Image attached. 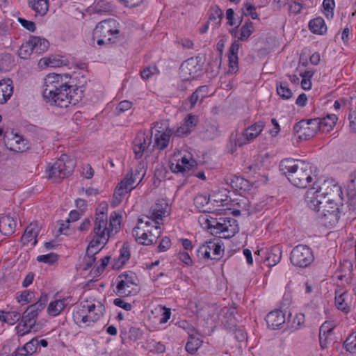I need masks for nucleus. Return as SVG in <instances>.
Returning a JSON list of instances; mask_svg holds the SVG:
<instances>
[{
    "instance_id": "obj_1",
    "label": "nucleus",
    "mask_w": 356,
    "mask_h": 356,
    "mask_svg": "<svg viewBox=\"0 0 356 356\" xmlns=\"http://www.w3.org/2000/svg\"><path fill=\"white\" fill-rule=\"evenodd\" d=\"M171 207L164 200H159L153 204L149 215L142 216L138 219L132 235L136 241L143 245H150L156 242L161 234V224L164 218L170 213Z\"/></svg>"
},
{
    "instance_id": "obj_2",
    "label": "nucleus",
    "mask_w": 356,
    "mask_h": 356,
    "mask_svg": "<svg viewBox=\"0 0 356 356\" xmlns=\"http://www.w3.org/2000/svg\"><path fill=\"white\" fill-rule=\"evenodd\" d=\"M43 97L47 102L60 108L76 105L83 97V90L63 81L58 74H49L44 78Z\"/></svg>"
},
{
    "instance_id": "obj_3",
    "label": "nucleus",
    "mask_w": 356,
    "mask_h": 356,
    "mask_svg": "<svg viewBox=\"0 0 356 356\" xmlns=\"http://www.w3.org/2000/svg\"><path fill=\"white\" fill-rule=\"evenodd\" d=\"M120 218V216L112 215L108 224L106 213L104 212L96 213L94 227L90 234L92 238L88 246L89 253L99 252L108 243L109 238L118 232Z\"/></svg>"
},
{
    "instance_id": "obj_4",
    "label": "nucleus",
    "mask_w": 356,
    "mask_h": 356,
    "mask_svg": "<svg viewBox=\"0 0 356 356\" xmlns=\"http://www.w3.org/2000/svg\"><path fill=\"white\" fill-rule=\"evenodd\" d=\"M280 170L295 186L305 188L313 181L312 163L293 159H284L279 165Z\"/></svg>"
},
{
    "instance_id": "obj_5",
    "label": "nucleus",
    "mask_w": 356,
    "mask_h": 356,
    "mask_svg": "<svg viewBox=\"0 0 356 356\" xmlns=\"http://www.w3.org/2000/svg\"><path fill=\"white\" fill-rule=\"evenodd\" d=\"M326 195V202H342L341 187L332 179L324 180L323 183L316 187L309 188L306 193V201L309 207H315L317 205V197Z\"/></svg>"
},
{
    "instance_id": "obj_6",
    "label": "nucleus",
    "mask_w": 356,
    "mask_h": 356,
    "mask_svg": "<svg viewBox=\"0 0 356 356\" xmlns=\"http://www.w3.org/2000/svg\"><path fill=\"white\" fill-rule=\"evenodd\" d=\"M343 203L341 202H326L325 204L321 207L318 211V218L321 222L325 227H333L336 225L340 218Z\"/></svg>"
},
{
    "instance_id": "obj_7",
    "label": "nucleus",
    "mask_w": 356,
    "mask_h": 356,
    "mask_svg": "<svg viewBox=\"0 0 356 356\" xmlns=\"http://www.w3.org/2000/svg\"><path fill=\"white\" fill-rule=\"evenodd\" d=\"M75 163L66 154L61 156L52 165L49 170V177L64 179L70 176L74 170Z\"/></svg>"
},
{
    "instance_id": "obj_8",
    "label": "nucleus",
    "mask_w": 356,
    "mask_h": 356,
    "mask_svg": "<svg viewBox=\"0 0 356 356\" xmlns=\"http://www.w3.org/2000/svg\"><path fill=\"white\" fill-rule=\"evenodd\" d=\"M120 33L118 24L114 19H108L100 22L95 28V38H106L108 42H111V37L117 38Z\"/></svg>"
},
{
    "instance_id": "obj_9",
    "label": "nucleus",
    "mask_w": 356,
    "mask_h": 356,
    "mask_svg": "<svg viewBox=\"0 0 356 356\" xmlns=\"http://www.w3.org/2000/svg\"><path fill=\"white\" fill-rule=\"evenodd\" d=\"M291 262L299 267H307L314 260L311 249L305 245L296 246L291 252Z\"/></svg>"
},
{
    "instance_id": "obj_10",
    "label": "nucleus",
    "mask_w": 356,
    "mask_h": 356,
    "mask_svg": "<svg viewBox=\"0 0 356 356\" xmlns=\"http://www.w3.org/2000/svg\"><path fill=\"white\" fill-rule=\"evenodd\" d=\"M200 62L201 59L199 57H191L182 63L179 67L181 74L179 78L184 82H187L198 76L202 68Z\"/></svg>"
},
{
    "instance_id": "obj_11",
    "label": "nucleus",
    "mask_w": 356,
    "mask_h": 356,
    "mask_svg": "<svg viewBox=\"0 0 356 356\" xmlns=\"http://www.w3.org/2000/svg\"><path fill=\"white\" fill-rule=\"evenodd\" d=\"M318 122H321L318 119H310L307 120H301L295 124L293 126V131L299 134V138L302 140H307L315 136L316 132L320 129L321 127Z\"/></svg>"
},
{
    "instance_id": "obj_12",
    "label": "nucleus",
    "mask_w": 356,
    "mask_h": 356,
    "mask_svg": "<svg viewBox=\"0 0 356 356\" xmlns=\"http://www.w3.org/2000/svg\"><path fill=\"white\" fill-rule=\"evenodd\" d=\"M223 250L219 243L207 241L197 250V255L203 259H220Z\"/></svg>"
},
{
    "instance_id": "obj_13",
    "label": "nucleus",
    "mask_w": 356,
    "mask_h": 356,
    "mask_svg": "<svg viewBox=\"0 0 356 356\" xmlns=\"http://www.w3.org/2000/svg\"><path fill=\"white\" fill-rule=\"evenodd\" d=\"M265 122L262 120L255 122L245 129L242 136L235 140V145L240 147L255 139L262 131Z\"/></svg>"
},
{
    "instance_id": "obj_14",
    "label": "nucleus",
    "mask_w": 356,
    "mask_h": 356,
    "mask_svg": "<svg viewBox=\"0 0 356 356\" xmlns=\"http://www.w3.org/2000/svg\"><path fill=\"white\" fill-rule=\"evenodd\" d=\"M137 181L134 179L133 176L128 174L123 180L116 187L114 194L113 202L115 204H120L124 195L133 190L138 184L134 185Z\"/></svg>"
},
{
    "instance_id": "obj_15",
    "label": "nucleus",
    "mask_w": 356,
    "mask_h": 356,
    "mask_svg": "<svg viewBox=\"0 0 356 356\" xmlns=\"http://www.w3.org/2000/svg\"><path fill=\"white\" fill-rule=\"evenodd\" d=\"M116 293L121 296H127L131 294L133 286L136 285L132 273H122L117 279Z\"/></svg>"
},
{
    "instance_id": "obj_16",
    "label": "nucleus",
    "mask_w": 356,
    "mask_h": 356,
    "mask_svg": "<svg viewBox=\"0 0 356 356\" xmlns=\"http://www.w3.org/2000/svg\"><path fill=\"white\" fill-rule=\"evenodd\" d=\"M208 88L206 86L198 87L183 103L182 111H188L193 109L197 102L200 103L207 97Z\"/></svg>"
},
{
    "instance_id": "obj_17",
    "label": "nucleus",
    "mask_w": 356,
    "mask_h": 356,
    "mask_svg": "<svg viewBox=\"0 0 356 356\" xmlns=\"http://www.w3.org/2000/svg\"><path fill=\"white\" fill-rule=\"evenodd\" d=\"M86 305H88V300L81 302L73 312V319L79 327L82 326V325H90L89 314Z\"/></svg>"
},
{
    "instance_id": "obj_18",
    "label": "nucleus",
    "mask_w": 356,
    "mask_h": 356,
    "mask_svg": "<svg viewBox=\"0 0 356 356\" xmlns=\"http://www.w3.org/2000/svg\"><path fill=\"white\" fill-rule=\"evenodd\" d=\"M151 144V138L144 134H138L134 140L133 150L137 159L142 158Z\"/></svg>"
},
{
    "instance_id": "obj_19",
    "label": "nucleus",
    "mask_w": 356,
    "mask_h": 356,
    "mask_svg": "<svg viewBox=\"0 0 356 356\" xmlns=\"http://www.w3.org/2000/svg\"><path fill=\"white\" fill-rule=\"evenodd\" d=\"M86 308H88L90 325L98 321L105 312L104 305L100 301L95 300H88V305H86Z\"/></svg>"
},
{
    "instance_id": "obj_20",
    "label": "nucleus",
    "mask_w": 356,
    "mask_h": 356,
    "mask_svg": "<svg viewBox=\"0 0 356 356\" xmlns=\"http://www.w3.org/2000/svg\"><path fill=\"white\" fill-rule=\"evenodd\" d=\"M199 123L198 116L193 113H189L183 119L181 124L179 126V136H188L195 129Z\"/></svg>"
},
{
    "instance_id": "obj_21",
    "label": "nucleus",
    "mask_w": 356,
    "mask_h": 356,
    "mask_svg": "<svg viewBox=\"0 0 356 356\" xmlns=\"http://www.w3.org/2000/svg\"><path fill=\"white\" fill-rule=\"evenodd\" d=\"M161 129L159 123L156 122L154 125L155 134H154V144L153 147H157L158 149L163 150L168 145L170 138L172 134L170 129H166L165 131L156 129V128Z\"/></svg>"
},
{
    "instance_id": "obj_22",
    "label": "nucleus",
    "mask_w": 356,
    "mask_h": 356,
    "mask_svg": "<svg viewBox=\"0 0 356 356\" xmlns=\"http://www.w3.org/2000/svg\"><path fill=\"white\" fill-rule=\"evenodd\" d=\"M236 220L230 218H220L215 224L216 232H230L228 236H233L238 232V228L235 225Z\"/></svg>"
},
{
    "instance_id": "obj_23",
    "label": "nucleus",
    "mask_w": 356,
    "mask_h": 356,
    "mask_svg": "<svg viewBox=\"0 0 356 356\" xmlns=\"http://www.w3.org/2000/svg\"><path fill=\"white\" fill-rule=\"evenodd\" d=\"M187 335L188 340L186 344V350L191 354H194L201 346L202 341L194 327H189Z\"/></svg>"
},
{
    "instance_id": "obj_24",
    "label": "nucleus",
    "mask_w": 356,
    "mask_h": 356,
    "mask_svg": "<svg viewBox=\"0 0 356 356\" xmlns=\"http://www.w3.org/2000/svg\"><path fill=\"white\" fill-rule=\"evenodd\" d=\"M266 321L268 327L275 330L285 322V315L282 311L276 309L267 314Z\"/></svg>"
},
{
    "instance_id": "obj_25",
    "label": "nucleus",
    "mask_w": 356,
    "mask_h": 356,
    "mask_svg": "<svg viewBox=\"0 0 356 356\" xmlns=\"http://www.w3.org/2000/svg\"><path fill=\"white\" fill-rule=\"evenodd\" d=\"M16 221L13 216L8 215L0 218V232L6 236H10L15 232Z\"/></svg>"
},
{
    "instance_id": "obj_26",
    "label": "nucleus",
    "mask_w": 356,
    "mask_h": 356,
    "mask_svg": "<svg viewBox=\"0 0 356 356\" xmlns=\"http://www.w3.org/2000/svg\"><path fill=\"white\" fill-rule=\"evenodd\" d=\"M241 44L235 40L232 42L229 53V70L232 73H235L238 70V51Z\"/></svg>"
},
{
    "instance_id": "obj_27",
    "label": "nucleus",
    "mask_w": 356,
    "mask_h": 356,
    "mask_svg": "<svg viewBox=\"0 0 356 356\" xmlns=\"http://www.w3.org/2000/svg\"><path fill=\"white\" fill-rule=\"evenodd\" d=\"M29 40L34 54L37 55L43 54L49 47V42L44 38L31 35Z\"/></svg>"
},
{
    "instance_id": "obj_28",
    "label": "nucleus",
    "mask_w": 356,
    "mask_h": 356,
    "mask_svg": "<svg viewBox=\"0 0 356 356\" xmlns=\"http://www.w3.org/2000/svg\"><path fill=\"white\" fill-rule=\"evenodd\" d=\"M13 93V81L10 79L0 81V104H5Z\"/></svg>"
},
{
    "instance_id": "obj_29",
    "label": "nucleus",
    "mask_w": 356,
    "mask_h": 356,
    "mask_svg": "<svg viewBox=\"0 0 356 356\" xmlns=\"http://www.w3.org/2000/svg\"><path fill=\"white\" fill-rule=\"evenodd\" d=\"M38 234V227L36 224L31 223L26 227L24 234L22 236V242L24 245L32 242L31 245L37 243L36 237Z\"/></svg>"
},
{
    "instance_id": "obj_30",
    "label": "nucleus",
    "mask_w": 356,
    "mask_h": 356,
    "mask_svg": "<svg viewBox=\"0 0 356 356\" xmlns=\"http://www.w3.org/2000/svg\"><path fill=\"white\" fill-rule=\"evenodd\" d=\"M321 122H318L320 131L322 132H329L335 126L338 118L334 114H328L324 118H317Z\"/></svg>"
},
{
    "instance_id": "obj_31",
    "label": "nucleus",
    "mask_w": 356,
    "mask_h": 356,
    "mask_svg": "<svg viewBox=\"0 0 356 356\" xmlns=\"http://www.w3.org/2000/svg\"><path fill=\"white\" fill-rule=\"evenodd\" d=\"M35 307L36 306L33 305H29L23 313L22 316V323H24L25 325L29 323L31 325H35L38 313L41 312Z\"/></svg>"
},
{
    "instance_id": "obj_32",
    "label": "nucleus",
    "mask_w": 356,
    "mask_h": 356,
    "mask_svg": "<svg viewBox=\"0 0 356 356\" xmlns=\"http://www.w3.org/2000/svg\"><path fill=\"white\" fill-rule=\"evenodd\" d=\"M194 204L200 211L211 212V207L209 206L211 204V200L206 195H197L194 198Z\"/></svg>"
},
{
    "instance_id": "obj_33",
    "label": "nucleus",
    "mask_w": 356,
    "mask_h": 356,
    "mask_svg": "<svg viewBox=\"0 0 356 356\" xmlns=\"http://www.w3.org/2000/svg\"><path fill=\"white\" fill-rule=\"evenodd\" d=\"M29 6L37 14L44 16L49 10V0H28Z\"/></svg>"
},
{
    "instance_id": "obj_34",
    "label": "nucleus",
    "mask_w": 356,
    "mask_h": 356,
    "mask_svg": "<svg viewBox=\"0 0 356 356\" xmlns=\"http://www.w3.org/2000/svg\"><path fill=\"white\" fill-rule=\"evenodd\" d=\"M282 250L280 245H276L271 248L266 257V262L270 266L277 264L282 258Z\"/></svg>"
},
{
    "instance_id": "obj_35",
    "label": "nucleus",
    "mask_w": 356,
    "mask_h": 356,
    "mask_svg": "<svg viewBox=\"0 0 356 356\" xmlns=\"http://www.w3.org/2000/svg\"><path fill=\"white\" fill-rule=\"evenodd\" d=\"M10 149L12 151L20 152L28 149L26 141L18 135L14 136L9 141Z\"/></svg>"
},
{
    "instance_id": "obj_36",
    "label": "nucleus",
    "mask_w": 356,
    "mask_h": 356,
    "mask_svg": "<svg viewBox=\"0 0 356 356\" xmlns=\"http://www.w3.org/2000/svg\"><path fill=\"white\" fill-rule=\"evenodd\" d=\"M21 318V314L17 311L5 312L0 310V321L9 325H14Z\"/></svg>"
},
{
    "instance_id": "obj_37",
    "label": "nucleus",
    "mask_w": 356,
    "mask_h": 356,
    "mask_svg": "<svg viewBox=\"0 0 356 356\" xmlns=\"http://www.w3.org/2000/svg\"><path fill=\"white\" fill-rule=\"evenodd\" d=\"M309 27L311 31L316 34H323L327 31L325 22L321 17L312 19L309 23Z\"/></svg>"
},
{
    "instance_id": "obj_38",
    "label": "nucleus",
    "mask_w": 356,
    "mask_h": 356,
    "mask_svg": "<svg viewBox=\"0 0 356 356\" xmlns=\"http://www.w3.org/2000/svg\"><path fill=\"white\" fill-rule=\"evenodd\" d=\"M66 299H62L51 302L47 309L49 314L54 316L58 315L66 307Z\"/></svg>"
},
{
    "instance_id": "obj_39",
    "label": "nucleus",
    "mask_w": 356,
    "mask_h": 356,
    "mask_svg": "<svg viewBox=\"0 0 356 356\" xmlns=\"http://www.w3.org/2000/svg\"><path fill=\"white\" fill-rule=\"evenodd\" d=\"M181 165H179V172L189 171L197 166L196 161L190 153L188 155L181 156Z\"/></svg>"
},
{
    "instance_id": "obj_40",
    "label": "nucleus",
    "mask_w": 356,
    "mask_h": 356,
    "mask_svg": "<svg viewBox=\"0 0 356 356\" xmlns=\"http://www.w3.org/2000/svg\"><path fill=\"white\" fill-rule=\"evenodd\" d=\"M254 27L253 23L248 19L240 29V35L238 39L241 41H245L254 32Z\"/></svg>"
},
{
    "instance_id": "obj_41",
    "label": "nucleus",
    "mask_w": 356,
    "mask_h": 356,
    "mask_svg": "<svg viewBox=\"0 0 356 356\" xmlns=\"http://www.w3.org/2000/svg\"><path fill=\"white\" fill-rule=\"evenodd\" d=\"M223 17V13L218 6L211 8L209 19L208 22H212L214 26H218Z\"/></svg>"
},
{
    "instance_id": "obj_42",
    "label": "nucleus",
    "mask_w": 356,
    "mask_h": 356,
    "mask_svg": "<svg viewBox=\"0 0 356 356\" xmlns=\"http://www.w3.org/2000/svg\"><path fill=\"white\" fill-rule=\"evenodd\" d=\"M235 201L238 209L242 210L244 214L249 215L251 213V202L247 197L239 196Z\"/></svg>"
},
{
    "instance_id": "obj_43",
    "label": "nucleus",
    "mask_w": 356,
    "mask_h": 356,
    "mask_svg": "<svg viewBox=\"0 0 356 356\" xmlns=\"http://www.w3.org/2000/svg\"><path fill=\"white\" fill-rule=\"evenodd\" d=\"M146 174V168L143 162H139L135 170L129 174L133 176L134 179L138 182V184L143 179Z\"/></svg>"
},
{
    "instance_id": "obj_44",
    "label": "nucleus",
    "mask_w": 356,
    "mask_h": 356,
    "mask_svg": "<svg viewBox=\"0 0 356 356\" xmlns=\"http://www.w3.org/2000/svg\"><path fill=\"white\" fill-rule=\"evenodd\" d=\"M277 92L284 99H289L292 97V91L286 83L280 82L277 83Z\"/></svg>"
},
{
    "instance_id": "obj_45",
    "label": "nucleus",
    "mask_w": 356,
    "mask_h": 356,
    "mask_svg": "<svg viewBox=\"0 0 356 356\" xmlns=\"http://www.w3.org/2000/svg\"><path fill=\"white\" fill-rule=\"evenodd\" d=\"M94 10L97 13H109L112 10V6L104 0H99L95 3Z\"/></svg>"
},
{
    "instance_id": "obj_46",
    "label": "nucleus",
    "mask_w": 356,
    "mask_h": 356,
    "mask_svg": "<svg viewBox=\"0 0 356 356\" xmlns=\"http://www.w3.org/2000/svg\"><path fill=\"white\" fill-rule=\"evenodd\" d=\"M32 54H34V52L31 48V44H29V40L23 43L18 50L19 56L23 59L29 58Z\"/></svg>"
},
{
    "instance_id": "obj_47",
    "label": "nucleus",
    "mask_w": 356,
    "mask_h": 356,
    "mask_svg": "<svg viewBox=\"0 0 356 356\" xmlns=\"http://www.w3.org/2000/svg\"><path fill=\"white\" fill-rule=\"evenodd\" d=\"M159 74V70L156 65H149L145 67L141 72L140 75L143 79H148L151 76Z\"/></svg>"
},
{
    "instance_id": "obj_48",
    "label": "nucleus",
    "mask_w": 356,
    "mask_h": 356,
    "mask_svg": "<svg viewBox=\"0 0 356 356\" xmlns=\"http://www.w3.org/2000/svg\"><path fill=\"white\" fill-rule=\"evenodd\" d=\"M344 346L347 351L356 353V334L354 333L350 334L344 342Z\"/></svg>"
},
{
    "instance_id": "obj_49",
    "label": "nucleus",
    "mask_w": 356,
    "mask_h": 356,
    "mask_svg": "<svg viewBox=\"0 0 356 356\" xmlns=\"http://www.w3.org/2000/svg\"><path fill=\"white\" fill-rule=\"evenodd\" d=\"M38 341L37 339H32L31 341L25 343L23 347V350L25 351V353L22 354L23 355H26L27 354H33L34 353L38 348Z\"/></svg>"
},
{
    "instance_id": "obj_50",
    "label": "nucleus",
    "mask_w": 356,
    "mask_h": 356,
    "mask_svg": "<svg viewBox=\"0 0 356 356\" xmlns=\"http://www.w3.org/2000/svg\"><path fill=\"white\" fill-rule=\"evenodd\" d=\"M345 293H341L335 298V305L338 309L348 313L349 312V307L347 303L345 302L344 298Z\"/></svg>"
},
{
    "instance_id": "obj_51",
    "label": "nucleus",
    "mask_w": 356,
    "mask_h": 356,
    "mask_svg": "<svg viewBox=\"0 0 356 356\" xmlns=\"http://www.w3.org/2000/svg\"><path fill=\"white\" fill-rule=\"evenodd\" d=\"M130 258V251L128 245L125 243L123 244L122 247L120 250V255L118 257V262L120 263V265H123Z\"/></svg>"
},
{
    "instance_id": "obj_52",
    "label": "nucleus",
    "mask_w": 356,
    "mask_h": 356,
    "mask_svg": "<svg viewBox=\"0 0 356 356\" xmlns=\"http://www.w3.org/2000/svg\"><path fill=\"white\" fill-rule=\"evenodd\" d=\"M58 259V255L55 253L40 255L37 257V261L48 264H54Z\"/></svg>"
},
{
    "instance_id": "obj_53",
    "label": "nucleus",
    "mask_w": 356,
    "mask_h": 356,
    "mask_svg": "<svg viewBox=\"0 0 356 356\" xmlns=\"http://www.w3.org/2000/svg\"><path fill=\"white\" fill-rule=\"evenodd\" d=\"M43 62L44 65L50 67H60L63 65V61L60 59L56 58H44L40 61Z\"/></svg>"
},
{
    "instance_id": "obj_54",
    "label": "nucleus",
    "mask_w": 356,
    "mask_h": 356,
    "mask_svg": "<svg viewBox=\"0 0 356 356\" xmlns=\"http://www.w3.org/2000/svg\"><path fill=\"white\" fill-rule=\"evenodd\" d=\"M168 168L175 174L178 173V156L175 152L168 160Z\"/></svg>"
},
{
    "instance_id": "obj_55",
    "label": "nucleus",
    "mask_w": 356,
    "mask_h": 356,
    "mask_svg": "<svg viewBox=\"0 0 356 356\" xmlns=\"http://www.w3.org/2000/svg\"><path fill=\"white\" fill-rule=\"evenodd\" d=\"M334 328V324L330 321H325L322 325L320 327L319 333L321 336L328 335L332 332Z\"/></svg>"
},
{
    "instance_id": "obj_56",
    "label": "nucleus",
    "mask_w": 356,
    "mask_h": 356,
    "mask_svg": "<svg viewBox=\"0 0 356 356\" xmlns=\"http://www.w3.org/2000/svg\"><path fill=\"white\" fill-rule=\"evenodd\" d=\"M24 323H19L17 327H16V330H17V333L19 335V336H24L26 334H28L29 333L31 330L33 329V325H31V324H26V326H24Z\"/></svg>"
},
{
    "instance_id": "obj_57",
    "label": "nucleus",
    "mask_w": 356,
    "mask_h": 356,
    "mask_svg": "<svg viewBox=\"0 0 356 356\" xmlns=\"http://www.w3.org/2000/svg\"><path fill=\"white\" fill-rule=\"evenodd\" d=\"M248 181L240 177H236L231 180L232 187L243 189L247 185Z\"/></svg>"
},
{
    "instance_id": "obj_58",
    "label": "nucleus",
    "mask_w": 356,
    "mask_h": 356,
    "mask_svg": "<svg viewBox=\"0 0 356 356\" xmlns=\"http://www.w3.org/2000/svg\"><path fill=\"white\" fill-rule=\"evenodd\" d=\"M335 3L334 0H324L323 2V8L324 9L325 14L328 16L330 13L333 15V10L334 8Z\"/></svg>"
},
{
    "instance_id": "obj_59",
    "label": "nucleus",
    "mask_w": 356,
    "mask_h": 356,
    "mask_svg": "<svg viewBox=\"0 0 356 356\" xmlns=\"http://www.w3.org/2000/svg\"><path fill=\"white\" fill-rule=\"evenodd\" d=\"M245 8L246 9V13H244L245 15H250L253 19H258L259 15L255 11V6L252 5L250 3L247 2L245 3Z\"/></svg>"
},
{
    "instance_id": "obj_60",
    "label": "nucleus",
    "mask_w": 356,
    "mask_h": 356,
    "mask_svg": "<svg viewBox=\"0 0 356 356\" xmlns=\"http://www.w3.org/2000/svg\"><path fill=\"white\" fill-rule=\"evenodd\" d=\"M98 252H94L93 253H89L88 252V249L86 250V257L84 259L86 263L84 270H88L92 266L96 259V258L95 257V254Z\"/></svg>"
},
{
    "instance_id": "obj_61",
    "label": "nucleus",
    "mask_w": 356,
    "mask_h": 356,
    "mask_svg": "<svg viewBox=\"0 0 356 356\" xmlns=\"http://www.w3.org/2000/svg\"><path fill=\"white\" fill-rule=\"evenodd\" d=\"M17 20L20 24L28 31L33 32L35 30V24L33 22L21 17H19Z\"/></svg>"
},
{
    "instance_id": "obj_62",
    "label": "nucleus",
    "mask_w": 356,
    "mask_h": 356,
    "mask_svg": "<svg viewBox=\"0 0 356 356\" xmlns=\"http://www.w3.org/2000/svg\"><path fill=\"white\" fill-rule=\"evenodd\" d=\"M302 6L297 1H292L289 3V12L290 14L297 15L301 12Z\"/></svg>"
},
{
    "instance_id": "obj_63",
    "label": "nucleus",
    "mask_w": 356,
    "mask_h": 356,
    "mask_svg": "<svg viewBox=\"0 0 356 356\" xmlns=\"http://www.w3.org/2000/svg\"><path fill=\"white\" fill-rule=\"evenodd\" d=\"M79 193L80 195H85L86 197H90L96 196L99 193V191L97 188L91 187H89L88 188L82 187L79 189Z\"/></svg>"
},
{
    "instance_id": "obj_64",
    "label": "nucleus",
    "mask_w": 356,
    "mask_h": 356,
    "mask_svg": "<svg viewBox=\"0 0 356 356\" xmlns=\"http://www.w3.org/2000/svg\"><path fill=\"white\" fill-rule=\"evenodd\" d=\"M132 106V102L129 101H122L119 103L117 106V111L119 113H124L128 110H129Z\"/></svg>"
}]
</instances>
